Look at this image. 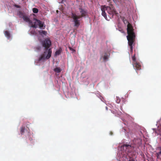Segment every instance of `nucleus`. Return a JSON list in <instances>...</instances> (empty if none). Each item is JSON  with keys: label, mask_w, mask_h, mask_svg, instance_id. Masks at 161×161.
Here are the masks:
<instances>
[{"label": "nucleus", "mask_w": 161, "mask_h": 161, "mask_svg": "<svg viewBox=\"0 0 161 161\" xmlns=\"http://www.w3.org/2000/svg\"><path fill=\"white\" fill-rule=\"evenodd\" d=\"M123 22L125 24H127V30L128 35L127 36V38L128 41V45L132 52L133 51L132 45L136 37V34L134 31V30L131 24L127 20L124 19Z\"/></svg>", "instance_id": "1"}, {"label": "nucleus", "mask_w": 161, "mask_h": 161, "mask_svg": "<svg viewBox=\"0 0 161 161\" xmlns=\"http://www.w3.org/2000/svg\"><path fill=\"white\" fill-rule=\"evenodd\" d=\"M42 46L46 50L44 53L41 55L38 59L39 61H44L45 59H49L51 56L52 49L48 48L51 45V42L48 38L46 39L42 42Z\"/></svg>", "instance_id": "2"}, {"label": "nucleus", "mask_w": 161, "mask_h": 161, "mask_svg": "<svg viewBox=\"0 0 161 161\" xmlns=\"http://www.w3.org/2000/svg\"><path fill=\"white\" fill-rule=\"evenodd\" d=\"M79 9L81 14L80 15H77L72 12L71 13V16L69 17V18L73 19L74 22V26L77 28L80 25V21L79 19L82 17H85L87 14L86 12L82 8H79Z\"/></svg>", "instance_id": "3"}, {"label": "nucleus", "mask_w": 161, "mask_h": 161, "mask_svg": "<svg viewBox=\"0 0 161 161\" xmlns=\"http://www.w3.org/2000/svg\"><path fill=\"white\" fill-rule=\"evenodd\" d=\"M101 8L102 11V14L105 19L107 18L106 14L105 12V10L107 11L110 17L113 18L114 15L118 16V14L111 4H110V6H109L106 7L105 5L101 6Z\"/></svg>", "instance_id": "4"}, {"label": "nucleus", "mask_w": 161, "mask_h": 161, "mask_svg": "<svg viewBox=\"0 0 161 161\" xmlns=\"http://www.w3.org/2000/svg\"><path fill=\"white\" fill-rule=\"evenodd\" d=\"M34 20H35V22L34 23V24H31V27L36 28L38 26L41 29H44L45 28V26H44V22L36 18H34Z\"/></svg>", "instance_id": "5"}, {"label": "nucleus", "mask_w": 161, "mask_h": 161, "mask_svg": "<svg viewBox=\"0 0 161 161\" xmlns=\"http://www.w3.org/2000/svg\"><path fill=\"white\" fill-rule=\"evenodd\" d=\"M132 59L133 61V65L134 68H135L136 69L140 70L141 69V67L140 64L137 62L136 60V58L135 56L132 57Z\"/></svg>", "instance_id": "6"}, {"label": "nucleus", "mask_w": 161, "mask_h": 161, "mask_svg": "<svg viewBox=\"0 0 161 161\" xmlns=\"http://www.w3.org/2000/svg\"><path fill=\"white\" fill-rule=\"evenodd\" d=\"M23 19L25 21L29 23V24L31 25L32 24V21L27 16L25 15Z\"/></svg>", "instance_id": "7"}, {"label": "nucleus", "mask_w": 161, "mask_h": 161, "mask_svg": "<svg viewBox=\"0 0 161 161\" xmlns=\"http://www.w3.org/2000/svg\"><path fill=\"white\" fill-rule=\"evenodd\" d=\"M38 32L42 36H46L47 32L46 31L44 30H39Z\"/></svg>", "instance_id": "8"}, {"label": "nucleus", "mask_w": 161, "mask_h": 161, "mask_svg": "<svg viewBox=\"0 0 161 161\" xmlns=\"http://www.w3.org/2000/svg\"><path fill=\"white\" fill-rule=\"evenodd\" d=\"M17 14L19 16V17L22 18L24 17L25 15V14L22 12L21 11H19L17 13Z\"/></svg>", "instance_id": "9"}, {"label": "nucleus", "mask_w": 161, "mask_h": 161, "mask_svg": "<svg viewBox=\"0 0 161 161\" xmlns=\"http://www.w3.org/2000/svg\"><path fill=\"white\" fill-rule=\"evenodd\" d=\"M4 34L7 38L9 39L10 38V35L8 31H5L4 32Z\"/></svg>", "instance_id": "10"}, {"label": "nucleus", "mask_w": 161, "mask_h": 161, "mask_svg": "<svg viewBox=\"0 0 161 161\" xmlns=\"http://www.w3.org/2000/svg\"><path fill=\"white\" fill-rule=\"evenodd\" d=\"M62 51V49L61 48H60L58 50L56 51L55 54V55L57 56L59 55L60 54Z\"/></svg>", "instance_id": "11"}, {"label": "nucleus", "mask_w": 161, "mask_h": 161, "mask_svg": "<svg viewBox=\"0 0 161 161\" xmlns=\"http://www.w3.org/2000/svg\"><path fill=\"white\" fill-rule=\"evenodd\" d=\"M54 71L57 73H59L61 72V69L59 67H56L54 69Z\"/></svg>", "instance_id": "12"}, {"label": "nucleus", "mask_w": 161, "mask_h": 161, "mask_svg": "<svg viewBox=\"0 0 161 161\" xmlns=\"http://www.w3.org/2000/svg\"><path fill=\"white\" fill-rule=\"evenodd\" d=\"M109 54H108L106 53H105L103 57V59L104 60H106L108 59L109 56Z\"/></svg>", "instance_id": "13"}, {"label": "nucleus", "mask_w": 161, "mask_h": 161, "mask_svg": "<svg viewBox=\"0 0 161 161\" xmlns=\"http://www.w3.org/2000/svg\"><path fill=\"white\" fill-rule=\"evenodd\" d=\"M25 127H22L20 129V133L21 134H23L25 130Z\"/></svg>", "instance_id": "14"}, {"label": "nucleus", "mask_w": 161, "mask_h": 161, "mask_svg": "<svg viewBox=\"0 0 161 161\" xmlns=\"http://www.w3.org/2000/svg\"><path fill=\"white\" fill-rule=\"evenodd\" d=\"M32 11H33V13L36 14L38 12V10L37 8H34L32 9Z\"/></svg>", "instance_id": "15"}, {"label": "nucleus", "mask_w": 161, "mask_h": 161, "mask_svg": "<svg viewBox=\"0 0 161 161\" xmlns=\"http://www.w3.org/2000/svg\"><path fill=\"white\" fill-rule=\"evenodd\" d=\"M124 147H126V148H127V147H128V148H129V147H131V146L130 145L125 144L124 145Z\"/></svg>", "instance_id": "16"}, {"label": "nucleus", "mask_w": 161, "mask_h": 161, "mask_svg": "<svg viewBox=\"0 0 161 161\" xmlns=\"http://www.w3.org/2000/svg\"><path fill=\"white\" fill-rule=\"evenodd\" d=\"M156 154V156L157 157V158H158L159 155H160L161 154V151H160L158 153H157Z\"/></svg>", "instance_id": "17"}, {"label": "nucleus", "mask_w": 161, "mask_h": 161, "mask_svg": "<svg viewBox=\"0 0 161 161\" xmlns=\"http://www.w3.org/2000/svg\"><path fill=\"white\" fill-rule=\"evenodd\" d=\"M120 102V99L119 98L117 97L116 99V102L117 103H118Z\"/></svg>", "instance_id": "18"}, {"label": "nucleus", "mask_w": 161, "mask_h": 161, "mask_svg": "<svg viewBox=\"0 0 161 161\" xmlns=\"http://www.w3.org/2000/svg\"><path fill=\"white\" fill-rule=\"evenodd\" d=\"M119 31H120V32H121V33H124V32L123 31V29H122L121 28H119Z\"/></svg>", "instance_id": "19"}, {"label": "nucleus", "mask_w": 161, "mask_h": 161, "mask_svg": "<svg viewBox=\"0 0 161 161\" xmlns=\"http://www.w3.org/2000/svg\"><path fill=\"white\" fill-rule=\"evenodd\" d=\"M128 161H135V160L133 158L130 157V159Z\"/></svg>", "instance_id": "20"}, {"label": "nucleus", "mask_w": 161, "mask_h": 161, "mask_svg": "<svg viewBox=\"0 0 161 161\" xmlns=\"http://www.w3.org/2000/svg\"><path fill=\"white\" fill-rule=\"evenodd\" d=\"M14 6L15 7L17 8H20V6H19V5H16V4H15L14 5Z\"/></svg>", "instance_id": "21"}, {"label": "nucleus", "mask_w": 161, "mask_h": 161, "mask_svg": "<svg viewBox=\"0 0 161 161\" xmlns=\"http://www.w3.org/2000/svg\"><path fill=\"white\" fill-rule=\"evenodd\" d=\"M69 48L70 50H71L73 51L74 52L75 51V50L74 49H73V48H72V47H69Z\"/></svg>", "instance_id": "22"}, {"label": "nucleus", "mask_w": 161, "mask_h": 161, "mask_svg": "<svg viewBox=\"0 0 161 161\" xmlns=\"http://www.w3.org/2000/svg\"><path fill=\"white\" fill-rule=\"evenodd\" d=\"M29 138L30 140V141H32L33 140V139H32V137H31V136H30L29 137Z\"/></svg>", "instance_id": "23"}, {"label": "nucleus", "mask_w": 161, "mask_h": 161, "mask_svg": "<svg viewBox=\"0 0 161 161\" xmlns=\"http://www.w3.org/2000/svg\"><path fill=\"white\" fill-rule=\"evenodd\" d=\"M158 148L159 149V150H160V151H161V147H158Z\"/></svg>", "instance_id": "24"}, {"label": "nucleus", "mask_w": 161, "mask_h": 161, "mask_svg": "<svg viewBox=\"0 0 161 161\" xmlns=\"http://www.w3.org/2000/svg\"><path fill=\"white\" fill-rule=\"evenodd\" d=\"M106 109L107 110H108V108L107 107V106H106Z\"/></svg>", "instance_id": "25"}, {"label": "nucleus", "mask_w": 161, "mask_h": 161, "mask_svg": "<svg viewBox=\"0 0 161 161\" xmlns=\"http://www.w3.org/2000/svg\"><path fill=\"white\" fill-rule=\"evenodd\" d=\"M108 2H110V0H107Z\"/></svg>", "instance_id": "26"}, {"label": "nucleus", "mask_w": 161, "mask_h": 161, "mask_svg": "<svg viewBox=\"0 0 161 161\" xmlns=\"http://www.w3.org/2000/svg\"><path fill=\"white\" fill-rule=\"evenodd\" d=\"M137 69H136V71ZM137 70H138V69H137ZM136 72H137V71H136Z\"/></svg>", "instance_id": "27"}]
</instances>
